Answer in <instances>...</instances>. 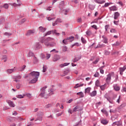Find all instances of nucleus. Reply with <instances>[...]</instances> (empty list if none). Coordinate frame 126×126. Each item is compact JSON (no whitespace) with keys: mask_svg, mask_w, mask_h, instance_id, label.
<instances>
[{"mask_svg":"<svg viewBox=\"0 0 126 126\" xmlns=\"http://www.w3.org/2000/svg\"><path fill=\"white\" fill-rule=\"evenodd\" d=\"M62 51L63 52H66L67 51V47L66 46H64L63 47Z\"/></svg>","mask_w":126,"mask_h":126,"instance_id":"72a5a7b5","label":"nucleus"},{"mask_svg":"<svg viewBox=\"0 0 126 126\" xmlns=\"http://www.w3.org/2000/svg\"><path fill=\"white\" fill-rule=\"evenodd\" d=\"M68 112L70 113L71 114H72V113H74L73 111L70 110V109H69L68 110Z\"/></svg>","mask_w":126,"mask_h":126,"instance_id":"052dcab7","label":"nucleus"},{"mask_svg":"<svg viewBox=\"0 0 126 126\" xmlns=\"http://www.w3.org/2000/svg\"><path fill=\"white\" fill-rule=\"evenodd\" d=\"M52 33H54V34L57 35V36H60V33L57 32V31H56V30L53 31V32Z\"/></svg>","mask_w":126,"mask_h":126,"instance_id":"37998d69","label":"nucleus"},{"mask_svg":"<svg viewBox=\"0 0 126 126\" xmlns=\"http://www.w3.org/2000/svg\"><path fill=\"white\" fill-rule=\"evenodd\" d=\"M47 87H47V86H45L41 90L42 92L40 94V96L41 97H44V98H47V96H50V95L53 94V91L52 89H50L47 93L45 92V90Z\"/></svg>","mask_w":126,"mask_h":126,"instance_id":"7ed1b4c3","label":"nucleus"},{"mask_svg":"<svg viewBox=\"0 0 126 126\" xmlns=\"http://www.w3.org/2000/svg\"><path fill=\"white\" fill-rule=\"evenodd\" d=\"M16 97L19 99H22L23 98H24V94H23V95L18 94L16 95Z\"/></svg>","mask_w":126,"mask_h":126,"instance_id":"5701e85b","label":"nucleus"},{"mask_svg":"<svg viewBox=\"0 0 126 126\" xmlns=\"http://www.w3.org/2000/svg\"><path fill=\"white\" fill-rule=\"evenodd\" d=\"M110 32L111 33H116L117 32V31H116V30L112 29L110 30Z\"/></svg>","mask_w":126,"mask_h":126,"instance_id":"c03bdc74","label":"nucleus"},{"mask_svg":"<svg viewBox=\"0 0 126 126\" xmlns=\"http://www.w3.org/2000/svg\"><path fill=\"white\" fill-rule=\"evenodd\" d=\"M102 38L103 39V43H105V44H108V39L105 36H102Z\"/></svg>","mask_w":126,"mask_h":126,"instance_id":"dca6fc26","label":"nucleus"},{"mask_svg":"<svg viewBox=\"0 0 126 126\" xmlns=\"http://www.w3.org/2000/svg\"><path fill=\"white\" fill-rule=\"evenodd\" d=\"M120 17V13L119 12H116L114 13V19H118V18Z\"/></svg>","mask_w":126,"mask_h":126,"instance_id":"9b49d317","label":"nucleus"},{"mask_svg":"<svg viewBox=\"0 0 126 126\" xmlns=\"http://www.w3.org/2000/svg\"><path fill=\"white\" fill-rule=\"evenodd\" d=\"M62 114H63V112H61V113H59L57 114H56V116H57V117H60V116H62Z\"/></svg>","mask_w":126,"mask_h":126,"instance_id":"de8ad7c7","label":"nucleus"},{"mask_svg":"<svg viewBox=\"0 0 126 126\" xmlns=\"http://www.w3.org/2000/svg\"><path fill=\"white\" fill-rule=\"evenodd\" d=\"M17 3H14L12 4V5L13 6H20V5L22 4V3H21V1H20V0H17Z\"/></svg>","mask_w":126,"mask_h":126,"instance_id":"423d86ee","label":"nucleus"},{"mask_svg":"<svg viewBox=\"0 0 126 126\" xmlns=\"http://www.w3.org/2000/svg\"><path fill=\"white\" fill-rule=\"evenodd\" d=\"M109 9L110 11H116L118 10V8L116 6H113L109 7Z\"/></svg>","mask_w":126,"mask_h":126,"instance_id":"0eeeda50","label":"nucleus"},{"mask_svg":"<svg viewBox=\"0 0 126 126\" xmlns=\"http://www.w3.org/2000/svg\"><path fill=\"white\" fill-rule=\"evenodd\" d=\"M114 23L115 25H118L119 24V21H114Z\"/></svg>","mask_w":126,"mask_h":126,"instance_id":"680f3d73","label":"nucleus"},{"mask_svg":"<svg viewBox=\"0 0 126 126\" xmlns=\"http://www.w3.org/2000/svg\"><path fill=\"white\" fill-rule=\"evenodd\" d=\"M33 55H34V54H33V53H32V52H29V57H32V56H33Z\"/></svg>","mask_w":126,"mask_h":126,"instance_id":"bf43d9fd","label":"nucleus"},{"mask_svg":"<svg viewBox=\"0 0 126 126\" xmlns=\"http://www.w3.org/2000/svg\"><path fill=\"white\" fill-rule=\"evenodd\" d=\"M53 106V104L49 103L45 106L46 108H51Z\"/></svg>","mask_w":126,"mask_h":126,"instance_id":"c9c22d12","label":"nucleus"},{"mask_svg":"<svg viewBox=\"0 0 126 126\" xmlns=\"http://www.w3.org/2000/svg\"><path fill=\"white\" fill-rule=\"evenodd\" d=\"M42 121H43V118L42 117H38L35 120V122H42Z\"/></svg>","mask_w":126,"mask_h":126,"instance_id":"c85d7f7f","label":"nucleus"},{"mask_svg":"<svg viewBox=\"0 0 126 126\" xmlns=\"http://www.w3.org/2000/svg\"><path fill=\"white\" fill-rule=\"evenodd\" d=\"M110 4H112V3H105L103 7H108L110 5Z\"/></svg>","mask_w":126,"mask_h":126,"instance_id":"473e14b6","label":"nucleus"},{"mask_svg":"<svg viewBox=\"0 0 126 126\" xmlns=\"http://www.w3.org/2000/svg\"><path fill=\"white\" fill-rule=\"evenodd\" d=\"M110 28V25H107L105 26V31H108V29Z\"/></svg>","mask_w":126,"mask_h":126,"instance_id":"a18cd8bd","label":"nucleus"},{"mask_svg":"<svg viewBox=\"0 0 126 126\" xmlns=\"http://www.w3.org/2000/svg\"><path fill=\"white\" fill-rule=\"evenodd\" d=\"M81 41H82V43L83 44H85V43H86V40H85V39L83 37H81Z\"/></svg>","mask_w":126,"mask_h":126,"instance_id":"58836bf2","label":"nucleus"},{"mask_svg":"<svg viewBox=\"0 0 126 126\" xmlns=\"http://www.w3.org/2000/svg\"><path fill=\"white\" fill-rule=\"evenodd\" d=\"M56 20L58 23H61V22H63V20H62L61 18H57Z\"/></svg>","mask_w":126,"mask_h":126,"instance_id":"79ce46f5","label":"nucleus"},{"mask_svg":"<svg viewBox=\"0 0 126 126\" xmlns=\"http://www.w3.org/2000/svg\"><path fill=\"white\" fill-rule=\"evenodd\" d=\"M77 22H81V18H79L77 19Z\"/></svg>","mask_w":126,"mask_h":126,"instance_id":"774afa93","label":"nucleus"},{"mask_svg":"<svg viewBox=\"0 0 126 126\" xmlns=\"http://www.w3.org/2000/svg\"><path fill=\"white\" fill-rule=\"evenodd\" d=\"M100 73H101L102 74H104V70H103V69H100Z\"/></svg>","mask_w":126,"mask_h":126,"instance_id":"0e129e2a","label":"nucleus"},{"mask_svg":"<svg viewBox=\"0 0 126 126\" xmlns=\"http://www.w3.org/2000/svg\"><path fill=\"white\" fill-rule=\"evenodd\" d=\"M24 97H25V96L26 97H28V98H29L30 99V98H31V94H24Z\"/></svg>","mask_w":126,"mask_h":126,"instance_id":"cd10ccee","label":"nucleus"},{"mask_svg":"<svg viewBox=\"0 0 126 126\" xmlns=\"http://www.w3.org/2000/svg\"><path fill=\"white\" fill-rule=\"evenodd\" d=\"M101 112L103 114H105V116H106V117H107V116H108V112H107V111L106 110L102 109Z\"/></svg>","mask_w":126,"mask_h":126,"instance_id":"4be33fe9","label":"nucleus"},{"mask_svg":"<svg viewBox=\"0 0 126 126\" xmlns=\"http://www.w3.org/2000/svg\"><path fill=\"white\" fill-rule=\"evenodd\" d=\"M3 7H4V8H5V9H7V8H8V4H4L3 6Z\"/></svg>","mask_w":126,"mask_h":126,"instance_id":"f704fd0d","label":"nucleus"},{"mask_svg":"<svg viewBox=\"0 0 126 126\" xmlns=\"http://www.w3.org/2000/svg\"><path fill=\"white\" fill-rule=\"evenodd\" d=\"M96 86H100V81L99 80H96L95 82Z\"/></svg>","mask_w":126,"mask_h":126,"instance_id":"e433bc0d","label":"nucleus"},{"mask_svg":"<svg viewBox=\"0 0 126 126\" xmlns=\"http://www.w3.org/2000/svg\"><path fill=\"white\" fill-rule=\"evenodd\" d=\"M81 44L80 43L76 42L74 44L72 45V48H73L74 46H76L77 47H79Z\"/></svg>","mask_w":126,"mask_h":126,"instance_id":"aec40b11","label":"nucleus"},{"mask_svg":"<svg viewBox=\"0 0 126 126\" xmlns=\"http://www.w3.org/2000/svg\"><path fill=\"white\" fill-rule=\"evenodd\" d=\"M31 79L29 83H36L38 81V78L40 76V72L37 71H32L29 74Z\"/></svg>","mask_w":126,"mask_h":126,"instance_id":"f257e3e1","label":"nucleus"},{"mask_svg":"<svg viewBox=\"0 0 126 126\" xmlns=\"http://www.w3.org/2000/svg\"><path fill=\"white\" fill-rule=\"evenodd\" d=\"M114 125H116V126H122L123 123H122L121 121H118V122L114 123Z\"/></svg>","mask_w":126,"mask_h":126,"instance_id":"a211bd4d","label":"nucleus"},{"mask_svg":"<svg viewBox=\"0 0 126 126\" xmlns=\"http://www.w3.org/2000/svg\"><path fill=\"white\" fill-rule=\"evenodd\" d=\"M49 58H51V54H47L46 55L47 60H49Z\"/></svg>","mask_w":126,"mask_h":126,"instance_id":"6e6d98bb","label":"nucleus"},{"mask_svg":"<svg viewBox=\"0 0 126 126\" xmlns=\"http://www.w3.org/2000/svg\"><path fill=\"white\" fill-rule=\"evenodd\" d=\"M77 95H79L81 97H84V94H83V93L80 92L77 93Z\"/></svg>","mask_w":126,"mask_h":126,"instance_id":"bb28decb","label":"nucleus"},{"mask_svg":"<svg viewBox=\"0 0 126 126\" xmlns=\"http://www.w3.org/2000/svg\"><path fill=\"white\" fill-rule=\"evenodd\" d=\"M86 34L88 36H90V35H91V32H90L89 31H88L86 32Z\"/></svg>","mask_w":126,"mask_h":126,"instance_id":"09e8293b","label":"nucleus"},{"mask_svg":"<svg viewBox=\"0 0 126 126\" xmlns=\"http://www.w3.org/2000/svg\"><path fill=\"white\" fill-rule=\"evenodd\" d=\"M46 30H47V29L46 28H44L43 27H39V31H40V32H42V33H44V32H45Z\"/></svg>","mask_w":126,"mask_h":126,"instance_id":"6e6552de","label":"nucleus"},{"mask_svg":"<svg viewBox=\"0 0 126 126\" xmlns=\"http://www.w3.org/2000/svg\"><path fill=\"white\" fill-rule=\"evenodd\" d=\"M95 2H96V3H99L100 4H102V3H105V2H106V1L104 0H96Z\"/></svg>","mask_w":126,"mask_h":126,"instance_id":"ddd939ff","label":"nucleus"},{"mask_svg":"<svg viewBox=\"0 0 126 126\" xmlns=\"http://www.w3.org/2000/svg\"><path fill=\"white\" fill-rule=\"evenodd\" d=\"M35 30H30L27 31L26 33V36H30V35H32L35 33Z\"/></svg>","mask_w":126,"mask_h":126,"instance_id":"39448f33","label":"nucleus"},{"mask_svg":"<svg viewBox=\"0 0 126 126\" xmlns=\"http://www.w3.org/2000/svg\"><path fill=\"white\" fill-rule=\"evenodd\" d=\"M54 38L51 37H47L46 39H42L41 42L42 44H44L45 46L46 47H55L56 46V43L54 42H51V41H53Z\"/></svg>","mask_w":126,"mask_h":126,"instance_id":"f03ea898","label":"nucleus"},{"mask_svg":"<svg viewBox=\"0 0 126 126\" xmlns=\"http://www.w3.org/2000/svg\"><path fill=\"white\" fill-rule=\"evenodd\" d=\"M4 35H5L6 36H11V33L8 32H5L4 33Z\"/></svg>","mask_w":126,"mask_h":126,"instance_id":"3c124183","label":"nucleus"},{"mask_svg":"<svg viewBox=\"0 0 126 126\" xmlns=\"http://www.w3.org/2000/svg\"><path fill=\"white\" fill-rule=\"evenodd\" d=\"M10 126H16V124H15V123H12Z\"/></svg>","mask_w":126,"mask_h":126,"instance_id":"338daca9","label":"nucleus"},{"mask_svg":"<svg viewBox=\"0 0 126 126\" xmlns=\"http://www.w3.org/2000/svg\"><path fill=\"white\" fill-rule=\"evenodd\" d=\"M77 111H79V106H77L74 108L73 112L75 113V112H77Z\"/></svg>","mask_w":126,"mask_h":126,"instance_id":"f3484780","label":"nucleus"},{"mask_svg":"<svg viewBox=\"0 0 126 126\" xmlns=\"http://www.w3.org/2000/svg\"><path fill=\"white\" fill-rule=\"evenodd\" d=\"M80 60V58H75L73 61V63H76V62H78Z\"/></svg>","mask_w":126,"mask_h":126,"instance_id":"2f4dec72","label":"nucleus"},{"mask_svg":"<svg viewBox=\"0 0 126 126\" xmlns=\"http://www.w3.org/2000/svg\"><path fill=\"white\" fill-rule=\"evenodd\" d=\"M100 89L101 90H105V85L100 86Z\"/></svg>","mask_w":126,"mask_h":126,"instance_id":"864d4df0","label":"nucleus"},{"mask_svg":"<svg viewBox=\"0 0 126 126\" xmlns=\"http://www.w3.org/2000/svg\"><path fill=\"white\" fill-rule=\"evenodd\" d=\"M120 44H121V43H120V42H119L117 41V42H116V43H115V44H114V46H120Z\"/></svg>","mask_w":126,"mask_h":126,"instance_id":"603ef678","label":"nucleus"},{"mask_svg":"<svg viewBox=\"0 0 126 126\" xmlns=\"http://www.w3.org/2000/svg\"><path fill=\"white\" fill-rule=\"evenodd\" d=\"M113 87L115 91H119L120 89H121V88L118 85H114Z\"/></svg>","mask_w":126,"mask_h":126,"instance_id":"1a4fd4ad","label":"nucleus"},{"mask_svg":"<svg viewBox=\"0 0 126 126\" xmlns=\"http://www.w3.org/2000/svg\"><path fill=\"white\" fill-rule=\"evenodd\" d=\"M126 69V65L124 66V67H121L120 68V71L122 72H124L125 70Z\"/></svg>","mask_w":126,"mask_h":126,"instance_id":"a878e982","label":"nucleus"},{"mask_svg":"<svg viewBox=\"0 0 126 126\" xmlns=\"http://www.w3.org/2000/svg\"><path fill=\"white\" fill-rule=\"evenodd\" d=\"M78 87H80L79 86V84H77L76 85L74 86V88L76 89L78 88Z\"/></svg>","mask_w":126,"mask_h":126,"instance_id":"4d7b16f0","label":"nucleus"},{"mask_svg":"<svg viewBox=\"0 0 126 126\" xmlns=\"http://www.w3.org/2000/svg\"><path fill=\"white\" fill-rule=\"evenodd\" d=\"M95 77H99V73L96 72L95 74Z\"/></svg>","mask_w":126,"mask_h":126,"instance_id":"13d9d810","label":"nucleus"},{"mask_svg":"<svg viewBox=\"0 0 126 126\" xmlns=\"http://www.w3.org/2000/svg\"><path fill=\"white\" fill-rule=\"evenodd\" d=\"M13 121V118L11 117H8L7 118V121L8 122H12Z\"/></svg>","mask_w":126,"mask_h":126,"instance_id":"a19ab883","label":"nucleus"},{"mask_svg":"<svg viewBox=\"0 0 126 126\" xmlns=\"http://www.w3.org/2000/svg\"><path fill=\"white\" fill-rule=\"evenodd\" d=\"M58 23V21H57V20H56V21H55V22L52 24V25L53 26H56V25H57Z\"/></svg>","mask_w":126,"mask_h":126,"instance_id":"8fccbe9b","label":"nucleus"},{"mask_svg":"<svg viewBox=\"0 0 126 126\" xmlns=\"http://www.w3.org/2000/svg\"><path fill=\"white\" fill-rule=\"evenodd\" d=\"M35 48L36 49H41L42 48V46H41V45L39 43H36L35 44Z\"/></svg>","mask_w":126,"mask_h":126,"instance_id":"6ab92c4d","label":"nucleus"},{"mask_svg":"<svg viewBox=\"0 0 126 126\" xmlns=\"http://www.w3.org/2000/svg\"><path fill=\"white\" fill-rule=\"evenodd\" d=\"M101 123L103 125H107V124H108V121H107V120H106V119H102L101 121Z\"/></svg>","mask_w":126,"mask_h":126,"instance_id":"2eb2a0df","label":"nucleus"},{"mask_svg":"<svg viewBox=\"0 0 126 126\" xmlns=\"http://www.w3.org/2000/svg\"><path fill=\"white\" fill-rule=\"evenodd\" d=\"M8 104L10 106V107H14L15 106V104L14 103H13V102L12 101H9L8 102Z\"/></svg>","mask_w":126,"mask_h":126,"instance_id":"b1692460","label":"nucleus"},{"mask_svg":"<svg viewBox=\"0 0 126 126\" xmlns=\"http://www.w3.org/2000/svg\"><path fill=\"white\" fill-rule=\"evenodd\" d=\"M2 60H3V62L5 63L6 61H7V57L5 55H3L2 56Z\"/></svg>","mask_w":126,"mask_h":126,"instance_id":"412c9836","label":"nucleus"},{"mask_svg":"<svg viewBox=\"0 0 126 126\" xmlns=\"http://www.w3.org/2000/svg\"><path fill=\"white\" fill-rule=\"evenodd\" d=\"M91 90V88H87L85 90V93H89L90 92V91Z\"/></svg>","mask_w":126,"mask_h":126,"instance_id":"c756f323","label":"nucleus"},{"mask_svg":"<svg viewBox=\"0 0 126 126\" xmlns=\"http://www.w3.org/2000/svg\"><path fill=\"white\" fill-rule=\"evenodd\" d=\"M72 39H74V37L70 36V37L67 38V40H72Z\"/></svg>","mask_w":126,"mask_h":126,"instance_id":"5fc2aeb1","label":"nucleus"},{"mask_svg":"<svg viewBox=\"0 0 126 126\" xmlns=\"http://www.w3.org/2000/svg\"><path fill=\"white\" fill-rule=\"evenodd\" d=\"M53 32H54V31H49L45 34V36H48V35H51V34H52Z\"/></svg>","mask_w":126,"mask_h":126,"instance_id":"7c9ffc66","label":"nucleus"},{"mask_svg":"<svg viewBox=\"0 0 126 126\" xmlns=\"http://www.w3.org/2000/svg\"><path fill=\"white\" fill-rule=\"evenodd\" d=\"M114 75H115V73L113 72L109 73L108 75H107V77L106 79V81L107 83H109V82H110L111 77H112V76H114Z\"/></svg>","mask_w":126,"mask_h":126,"instance_id":"20e7f679","label":"nucleus"},{"mask_svg":"<svg viewBox=\"0 0 126 126\" xmlns=\"http://www.w3.org/2000/svg\"><path fill=\"white\" fill-rule=\"evenodd\" d=\"M63 44H65V45H66L67 44V39H64V40H63Z\"/></svg>","mask_w":126,"mask_h":126,"instance_id":"ea45409f","label":"nucleus"},{"mask_svg":"<svg viewBox=\"0 0 126 126\" xmlns=\"http://www.w3.org/2000/svg\"><path fill=\"white\" fill-rule=\"evenodd\" d=\"M61 59V57H60V56L59 55H55L53 58V61L54 62H57V61H59Z\"/></svg>","mask_w":126,"mask_h":126,"instance_id":"9d476101","label":"nucleus"},{"mask_svg":"<svg viewBox=\"0 0 126 126\" xmlns=\"http://www.w3.org/2000/svg\"><path fill=\"white\" fill-rule=\"evenodd\" d=\"M47 20H48V21H52V20H54L55 19H56V18H52L51 17H49L47 18Z\"/></svg>","mask_w":126,"mask_h":126,"instance_id":"393cba45","label":"nucleus"},{"mask_svg":"<svg viewBox=\"0 0 126 126\" xmlns=\"http://www.w3.org/2000/svg\"><path fill=\"white\" fill-rule=\"evenodd\" d=\"M99 62V58H97L96 60L95 61V63H97Z\"/></svg>","mask_w":126,"mask_h":126,"instance_id":"69168bd1","label":"nucleus"},{"mask_svg":"<svg viewBox=\"0 0 126 126\" xmlns=\"http://www.w3.org/2000/svg\"><path fill=\"white\" fill-rule=\"evenodd\" d=\"M15 70H16V69H15V67H14V68L7 69V73H12V72L15 71Z\"/></svg>","mask_w":126,"mask_h":126,"instance_id":"f8f14e48","label":"nucleus"},{"mask_svg":"<svg viewBox=\"0 0 126 126\" xmlns=\"http://www.w3.org/2000/svg\"><path fill=\"white\" fill-rule=\"evenodd\" d=\"M91 97H94V96H95V91L91 93Z\"/></svg>","mask_w":126,"mask_h":126,"instance_id":"49530a36","label":"nucleus"},{"mask_svg":"<svg viewBox=\"0 0 126 126\" xmlns=\"http://www.w3.org/2000/svg\"><path fill=\"white\" fill-rule=\"evenodd\" d=\"M68 64H69V63H64L63 64H61L59 65V66H60V67H63L64 66H66L68 65Z\"/></svg>","mask_w":126,"mask_h":126,"instance_id":"4468645a","label":"nucleus"},{"mask_svg":"<svg viewBox=\"0 0 126 126\" xmlns=\"http://www.w3.org/2000/svg\"><path fill=\"white\" fill-rule=\"evenodd\" d=\"M47 71V66H43V72H46Z\"/></svg>","mask_w":126,"mask_h":126,"instance_id":"4c0bfd02","label":"nucleus"},{"mask_svg":"<svg viewBox=\"0 0 126 126\" xmlns=\"http://www.w3.org/2000/svg\"><path fill=\"white\" fill-rule=\"evenodd\" d=\"M105 55H110V52L106 51H105Z\"/></svg>","mask_w":126,"mask_h":126,"instance_id":"e2e57ef3","label":"nucleus"}]
</instances>
